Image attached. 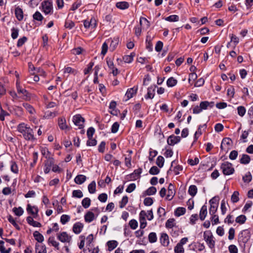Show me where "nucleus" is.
I'll return each mask as SVG.
<instances>
[{
    "label": "nucleus",
    "mask_w": 253,
    "mask_h": 253,
    "mask_svg": "<svg viewBox=\"0 0 253 253\" xmlns=\"http://www.w3.org/2000/svg\"><path fill=\"white\" fill-rule=\"evenodd\" d=\"M204 239L207 243L208 247L212 249L215 247V240L212 232L210 230H207L204 232Z\"/></svg>",
    "instance_id": "nucleus-1"
},
{
    "label": "nucleus",
    "mask_w": 253,
    "mask_h": 253,
    "mask_svg": "<svg viewBox=\"0 0 253 253\" xmlns=\"http://www.w3.org/2000/svg\"><path fill=\"white\" fill-rule=\"evenodd\" d=\"M222 173L225 175H229L234 173L235 171L234 168L232 166V164L228 162L223 163L220 166Z\"/></svg>",
    "instance_id": "nucleus-2"
},
{
    "label": "nucleus",
    "mask_w": 253,
    "mask_h": 253,
    "mask_svg": "<svg viewBox=\"0 0 253 253\" xmlns=\"http://www.w3.org/2000/svg\"><path fill=\"white\" fill-rule=\"evenodd\" d=\"M251 238V232L249 229H245L240 232L238 235V241L244 244L248 242Z\"/></svg>",
    "instance_id": "nucleus-3"
},
{
    "label": "nucleus",
    "mask_w": 253,
    "mask_h": 253,
    "mask_svg": "<svg viewBox=\"0 0 253 253\" xmlns=\"http://www.w3.org/2000/svg\"><path fill=\"white\" fill-rule=\"evenodd\" d=\"M73 122L78 128L82 129L84 127V119L80 114H77L73 117Z\"/></svg>",
    "instance_id": "nucleus-4"
},
{
    "label": "nucleus",
    "mask_w": 253,
    "mask_h": 253,
    "mask_svg": "<svg viewBox=\"0 0 253 253\" xmlns=\"http://www.w3.org/2000/svg\"><path fill=\"white\" fill-rule=\"evenodd\" d=\"M55 161L54 158L52 157H48L46 159V160L44 162V172L46 174L48 173L50 171L51 168L53 166L54 164Z\"/></svg>",
    "instance_id": "nucleus-5"
},
{
    "label": "nucleus",
    "mask_w": 253,
    "mask_h": 253,
    "mask_svg": "<svg viewBox=\"0 0 253 253\" xmlns=\"http://www.w3.org/2000/svg\"><path fill=\"white\" fill-rule=\"evenodd\" d=\"M22 134L24 139L26 140L34 141L36 139L34 137V132L33 130L30 126Z\"/></svg>",
    "instance_id": "nucleus-6"
},
{
    "label": "nucleus",
    "mask_w": 253,
    "mask_h": 253,
    "mask_svg": "<svg viewBox=\"0 0 253 253\" xmlns=\"http://www.w3.org/2000/svg\"><path fill=\"white\" fill-rule=\"evenodd\" d=\"M42 7L43 11L46 14L50 13L52 10V2L49 0L43 1L42 3Z\"/></svg>",
    "instance_id": "nucleus-7"
},
{
    "label": "nucleus",
    "mask_w": 253,
    "mask_h": 253,
    "mask_svg": "<svg viewBox=\"0 0 253 253\" xmlns=\"http://www.w3.org/2000/svg\"><path fill=\"white\" fill-rule=\"evenodd\" d=\"M57 239L63 243L70 242L71 237L69 236L66 232H62L57 234Z\"/></svg>",
    "instance_id": "nucleus-8"
},
{
    "label": "nucleus",
    "mask_w": 253,
    "mask_h": 253,
    "mask_svg": "<svg viewBox=\"0 0 253 253\" xmlns=\"http://www.w3.org/2000/svg\"><path fill=\"white\" fill-rule=\"evenodd\" d=\"M16 89L17 92L20 94L21 93L24 95V99H27L30 98V96L29 95V93L27 90L24 88H23L20 85V83L18 80H16Z\"/></svg>",
    "instance_id": "nucleus-9"
},
{
    "label": "nucleus",
    "mask_w": 253,
    "mask_h": 253,
    "mask_svg": "<svg viewBox=\"0 0 253 253\" xmlns=\"http://www.w3.org/2000/svg\"><path fill=\"white\" fill-rule=\"evenodd\" d=\"M180 141V136H175L174 134L170 135L167 139V143L169 145L173 146Z\"/></svg>",
    "instance_id": "nucleus-10"
},
{
    "label": "nucleus",
    "mask_w": 253,
    "mask_h": 253,
    "mask_svg": "<svg viewBox=\"0 0 253 253\" xmlns=\"http://www.w3.org/2000/svg\"><path fill=\"white\" fill-rule=\"evenodd\" d=\"M142 169L139 168L134 170L130 174L127 175V179L129 180H135L140 177V174L142 173Z\"/></svg>",
    "instance_id": "nucleus-11"
},
{
    "label": "nucleus",
    "mask_w": 253,
    "mask_h": 253,
    "mask_svg": "<svg viewBox=\"0 0 253 253\" xmlns=\"http://www.w3.org/2000/svg\"><path fill=\"white\" fill-rule=\"evenodd\" d=\"M160 243L164 247H168L169 244V237L166 233H162L160 237Z\"/></svg>",
    "instance_id": "nucleus-12"
},
{
    "label": "nucleus",
    "mask_w": 253,
    "mask_h": 253,
    "mask_svg": "<svg viewBox=\"0 0 253 253\" xmlns=\"http://www.w3.org/2000/svg\"><path fill=\"white\" fill-rule=\"evenodd\" d=\"M27 211L29 213L33 215L34 218H37L38 216L39 210L36 206H31L30 204L27 205Z\"/></svg>",
    "instance_id": "nucleus-13"
},
{
    "label": "nucleus",
    "mask_w": 253,
    "mask_h": 253,
    "mask_svg": "<svg viewBox=\"0 0 253 253\" xmlns=\"http://www.w3.org/2000/svg\"><path fill=\"white\" fill-rule=\"evenodd\" d=\"M157 86H151L147 89V93L145 95V98L146 99H152L154 98L155 94V89Z\"/></svg>",
    "instance_id": "nucleus-14"
},
{
    "label": "nucleus",
    "mask_w": 253,
    "mask_h": 253,
    "mask_svg": "<svg viewBox=\"0 0 253 253\" xmlns=\"http://www.w3.org/2000/svg\"><path fill=\"white\" fill-rule=\"evenodd\" d=\"M14 13L15 17L18 21H21L23 20L24 13L21 8L19 6L16 7L14 10Z\"/></svg>",
    "instance_id": "nucleus-15"
},
{
    "label": "nucleus",
    "mask_w": 253,
    "mask_h": 253,
    "mask_svg": "<svg viewBox=\"0 0 253 253\" xmlns=\"http://www.w3.org/2000/svg\"><path fill=\"white\" fill-rule=\"evenodd\" d=\"M84 27L87 29L90 27H92V28H95L96 26V22L94 18H92L90 21L85 20L84 21Z\"/></svg>",
    "instance_id": "nucleus-16"
},
{
    "label": "nucleus",
    "mask_w": 253,
    "mask_h": 253,
    "mask_svg": "<svg viewBox=\"0 0 253 253\" xmlns=\"http://www.w3.org/2000/svg\"><path fill=\"white\" fill-rule=\"evenodd\" d=\"M202 110H206L208 109V107L210 108H212L214 105V102L211 101L209 102L208 101H202L200 103Z\"/></svg>",
    "instance_id": "nucleus-17"
},
{
    "label": "nucleus",
    "mask_w": 253,
    "mask_h": 253,
    "mask_svg": "<svg viewBox=\"0 0 253 253\" xmlns=\"http://www.w3.org/2000/svg\"><path fill=\"white\" fill-rule=\"evenodd\" d=\"M84 227V224L81 222H76L73 227V231L76 234L80 233Z\"/></svg>",
    "instance_id": "nucleus-18"
},
{
    "label": "nucleus",
    "mask_w": 253,
    "mask_h": 253,
    "mask_svg": "<svg viewBox=\"0 0 253 253\" xmlns=\"http://www.w3.org/2000/svg\"><path fill=\"white\" fill-rule=\"evenodd\" d=\"M116 6L121 10H125L129 7V4L127 1H120L116 3Z\"/></svg>",
    "instance_id": "nucleus-19"
},
{
    "label": "nucleus",
    "mask_w": 253,
    "mask_h": 253,
    "mask_svg": "<svg viewBox=\"0 0 253 253\" xmlns=\"http://www.w3.org/2000/svg\"><path fill=\"white\" fill-rule=\"evenodd\" d=\"M207 214V207L206 205H203L200 210V218L201 220H204Z\"/></svg>",
    "instance_id": "nucleus-20"
},
{
    "label": "nucleus",
    "mask_w": 253,
    "mask_h": 253,
    "mask_svg": "<svg viewBox=\"0 0 253 253\" xmlns=\"http://www.w3.org/2000/svg\"><path fill=\"white\" fill-rule=\"evenodd\" d=\"M94 219V214L90 211H87L84 215V220L85 222L90 223Z\"/></svg>",
    "instance_id": "nucleus-21"
},
{
    "label": "nucleus",
    "mask_w": 253,
    "mask_h": 253,
    "mask_svg": "<svg viewBox=\"0 0 253 253\" xmlns=\"http://www.w3.org/2000/svg\"><path fill=\"white\" fill-rule=\"evenodd\" d=\"M118 245V243L117 241L115 240H111L109 241L107 243V245L108 246V250L109 251H112L114 249H115Z\"/></svg>",
    "instance_id": "nucleus-22"
},
{
    "label": "nucleus",
    "mask_w": 253,
    "mask_h": 253,
    "mask_svg": "<svg viewBox=\"0 0 253 253\" xmlns=\"http://www.w3.org/2000/svg\"><path fill=\"white\" fill-rule=\"evenodd\" d=\"M58 126L62 130H65L68 128L66 124V119L64 118H60L58 119Z\"/></svg>",
    "instance_id": "nucleus-23"
},
{
    "label": "nucleus",
    "mask_w": 253,
    "mask_h": 253,
    "mask_svg": "<svg viewBox=\"0 0 253 253\" xmlns=\"http://www.w3.org/2000/svg\"><path fill=\"white\" fill-rule=\"evenodd\" d=\"M152 38L150 36H146V48L148 51L150 52L153 50V44L152 43Z\"/></svg>",
    "instance_id": "nucleus-24"
},
{
    "label": "nucleus",
    "mask_w": 253,
    "mask_h": 253,
    "mask_svg": "<svg viewBox=\"0 0 253 253\" xmlns=\"http://www.w3.org/2000/svg\"><path fill=\"white\" fill-rule=\"evenodd\" d=\"M86 179V177L85 175L83 174H79L76 176L75 178L74 181L77 184H83Z\"/></svg>",
    "instance_id": "nucleus-25"
},
{
    "label": "nucleus",
    "mask_w": 253,
    "mask_h": 253,
    "mask_svg": "<svg viewBox=\"0 0 253 253\" xmlns=\"http://www.w3.org/2000/svg\"><path fill=\"white\" fill-rule=\"evenodd\" d=\"M35 250L36 253H46V248L44 245L40 246L37 243L36 244Z\"/></svg>",
    "instance_id": "nucleus-26"
},
{
    "label": "nucleus",
    "mask_w": 253,
    "mask_h": 253,
    "mask_svg": "<svg viewBox=\"0 0 253 253\" xmlns=\"http://www.w3.org/2000/svg\"><path fill=\"white\" fill-rule=\"evenodd\" d=\"M135 54L134 52H131L130 55H125L123 57V59L125 63H130L133 60Z\"/></svg>",
    "instance_id": "nucleus-27"
},
{
    "label": "nucleus",
    "mask_w": 253,
    "mask_h": 253,
    "mask_svg": "<svg viewBox=\"0 0 253 253\" xmlns=\"http://www.w3.org/2000/svg\"><path fill=\"white\" fill-rule=\"evenodd\" d=\"M35 239L39 243H42L44 240V237L39 232L36 231L33 233Z\"/></svg>",
    "instance_id": "nucleus-28"
},
{
    "label": "nucleus",
    "mask_w": 253,
    "mask_h": 253,
    "mask_svg": "<svg viewBox=\"0 0 253 253\" xmlns=\"http://www.w3.org/2000/svg\"><path fill=\"white\" fill-rule=\"evenodd\" d=\"M251 158L247 154H243L240 160V162L242 164L247 165L250 162Z\"/></svg>",
    "instance_id": "nucleus-29"
},
{
    "label": "nucleus",
    "mask_w": 253,
    "mask_h": 253,
    "mask_svg": "<svg viewBox=\"0 0 253 253\" xmlns=\"http://www.w3.org/2000/svg\"><path fill=\"white\" fill-rule=\"evenodd\" d=\"M136 91L137 89H134V88L128 89L126 93V96L127 99L128 100L132 98L133 95L136 93Z\"/></svg>",
    "instance_id": "nucleus-30"
},
{
    "label": "nucleus",
    "mask_w": 253,
    "mask_h": 253,
    "mask_svg": "<svg viewBox=\"0 0 253 253\" xmlns=\"http://www.w3.org/2000/svg\"><path fill=\"white\" fill-rule=\"evenodd\" d=\"M7 219L8 221L12 224V225L18 230H20L21 229L19 225L16 223L15 220L13 218V217L11 215H9L7 216Z\"/></svg>",
    "instance_id": "nucleus-31"
},
{
    "label": "nucleus",
    "mask_w": 253,
    "mask_h": 253,
    "mask_svg": "<svg viewBox=\"0 0 253 253\" xmlns=\"http://www.w3.org/2000/svg\"><path fill=\"white\" fill-rule=\"evenodd\" d=\"M29 127V126L25 124L24 123H22L18 125L17 130L20 133H22Z\"/></svg>",
    "instance_id": "nucleus-32"
},
{
    "label": "nucleus",
    "mask_w": 253,
    "mask_h": 253,
    "mask_svg": "<svg viewBox=\"0 0 253 253\" xmlns=\"http://www.w3.org/2000/svg\"><path fill=\"white\" fill-rule=\"evenodd\" d=\"M186 212V209L183 207H178L177 208L175 211L174 214L176 216H180L184 214Z\"/></svg>",
    "instance_id": "nucleus-33"
},
{
    "label": "nucleus",
    "mask_w": 253,
    "mask_h": 253,
    "mask_svg": "<svg viewBox=\"0 0 253 253\" xmlns=\"http://www.w3.org/2000/svg\"><path fill=\"white\" fill-rule=\"evenodd\" d=\"M93 240V235L92 234H89L86 238V246L87 247V249L88 252L91 251V249H90L91 246H92L91 244Z\"/></svg>",
    "instance_id": "nucleus-34"
},
{
    "label": "nucleus",
    "mask_w": 253,
    "mask_h": 253,
    "mask_svg": "<svg viewBox=\"0 0 253 253\" xmlns=\"http://www.w3.org/2000/svg\"><path fill=\"white\" fill-rule=\"evenodd\" d=\"M188 193L192 197L196 195L197 193V188L196 185H190L188 189Z\"/></svg>",
    "instance_id": "nucleus-35"
},
{
    "label": "nucleus",
    "mask_w": 253,
    "mask_h": 253,
    "mask_svg": "<svg viewBox=\"0 0 253 253\" xmlns=\"http://www.w3.org/2000/svg\"><path fill=\"white\" fill-rule=\"evenodd\" d=\"M148 240L151 243H154L157 242V237L155 232H151L148 235Z\"/></svg>",
    "instance_id": "nucleus-36"
},
{
    "label": "nucleus",
    "mask_w": 253,
    "mask_h": 253,
    "mask_svg": "<svg viewBox=\"0 0 253 253\" xmlns=\"http://www.w3.org/2000/svg\"><path fill=\"white\" fill-rule=\"evenodd\" d=\"M177 83V81L173 77H170L167 80V84L169 87H173L175 86Z\"/></svg>",
    "instance_id": "nucleus-37"
},
{
    "label": "nucleus",
    "mask_w": 253,
    "mask_h": 253,
    "mask_svg": "<svg viewBox=\"0 0 253 253\" xmlns=\"http://www.w3.org/2000/svg\"><path fill=\"white\" fill-rule=\"evenodd\" d=\"M23 106L31 114H33L35 112L34 108L31 105L27 103H23Z\"/></svg>",
    "instance_id": "nucleus-38"
},
{
    "label": "nucleus",
    "mask_w": 253,
    "mask_h": 253,
    "mask_svg": "<svg viewBox=\"0 0 253 253\" xmlns=\"http://www.w3.org/2000/svg\"><path fill=\"white\" fill-rule=\"evenodd\" d=\"M247 220L246 216L245 215H240L236 218L235 221L240 224H244Z\"/></svg>",
    "instance_id": "nucleus-39"
},
{
    "label": "nucleus",
    "mask_w": 253,
    "mask_h": 253,
    "mask_svg": "<svg viewBox=\"0 0 253 253\" xmlns=\"http://www.w3.org/2000/svg\"><path fill=\"white\" fill-rule=\"evenodd\" d=\"M88 190L90 194H93L96 191V183L94 181H92L88 186Z\"/></svg>",
    "instance_id": "nucleus-40"
},
{
    "label": "nucleus",
    "mask_w": 253,
    "mask_h": 253,
    "mask_svg": "<svg viewBox=\"0 0 253 253\" xmlns=\"http://www.w3.org/2000/svg\"><path fill=\"white\" fill-rule=\"evenodd\" d=\"M64 73H68L76 75L78 73V71L70 67H67L64 69Z\"/></svg>",
    "instance_id": "nucleus-41"
},
{
    "label": "nucleus",
    "mask_w": 253,
    "mask_h": 253,
    "mask_svg": "<svg viewBox=\"0 0 253 253\" xmlns=\"http://www.w3.org/2000/svg\"><path fill=\"white\" fill-rule=\"evenodd\" d=\"M48 244H51L52 245V246H53L54 247L56 248L57 250H59L58 247H59V244L58 242H56L54 240V237H50L48 238Z\"/></svg>",
    "instance_id": "nucleus-42"
},
{
    "label": "nucleus",
    "mask_w": 253,
    "mask_h": 253,
    "mask_svg": "<svg viewBox=\"0 0 253 253\" xmlns=\"http://www.w3.org/2000/svg\"><path fill=\"white\" fill-rule=\"evenodd\" d=\"M91 204V200L89 198H85L82 201V204L83 207L85 208H88Z\"/></svg>",
    "instance_id": "nucleus-43"
},
{
    "label": "nucleus",
    "mask_w": 253,
    "mask_h": 253,
    "mask_svg": "<svg viewBox=\"0 0 253 253\" xmlns=\"http://www.w3.org/2000/svg\"><path fill=\"white\" fill-rule=\"evenodd\" d=\"M12 211L16 215H17L18 216L22 215L24 212V211L21 207H19L18 208L14 207L12 209Z\"/></svg>",
    "instance_id": "nucleus-44"
},
{
    "label": "nucleus",
    "mask_w": 253,
    "mask_h": 253,
    "mask_svg": "<svg viewBox=\"0 0 253 253\" xmlns=\"http://www.w3.org/2000/svg\"><path fill=\"white\" fill-rule=\"evenodd\" d=\"M157 192V189L154 186H152L148 188L145 191V193L147 195H153Z\"/></svg>",
    "instance_id": "nucleus-45"
},
{
    "label": "nucleus",
    "mask_w": 253,
    "mask_h": 253,
    "mask_svg": "<svg viewBox=\"0 0 253 253\" xmlns=\"http://www.w3.org/2000/svg\"><path fill=\"white\" fill-rule=\"evenodd\" d=\"M166 20L169 22H177L179 20V16L177 15H171L165 18Z\"/></svg>",
    "instance_id": "nucleus-46"
},
{
    "label": "nucleus",
    "mask_w": 253,
    "mask_h": 253,
    "mask_svg": "<svg viewBox=\"0 0 253 253\" xmlns=\"http://www.w3.org/2000/svg\"><path fill=\"white\" fill-rule=\"evenodd\" d=\"M238 114L241 117H243L246 112V109L244 106H240L237 107Z\"/></svg>",
    "instance_id": "nucleus-47"
},
{
    "label": "nucleus",
    "mask_w": 253,
    "mask_h": 253,
    "mask_svg": "<svg viewBox=\"0 0 253 253\" xmlns=\"http://www.w3.org/2000/svg\"><path fill=\"white\" fill-rule=\"evenodd\" d=\"M164 162L165 160L164 157L162 156H159L157 159L156 164L159 168H161L164 166Z\"/></svg>",
    "instance_id": "nucleus-48"
},
{
    "label": "nucleus",
    "mask_w": 253,
    "mask_h": 253,
    "mask_svg": "<svg viewBox=\"0 0 253 253\" xmlns=\"http://www.w3.org/2000/svg\"><path fill=\"white\" fill-rule=\"evenodd\" d=\"M10 169L14 173H18V166L15 162L12 161L11 162Z\"/></svg>",
    "instance_id": "nucleus-49"
},
{
    "label": "nucleus",
    "mask_w": 253,
    "mask_h": 253,
    "mask_svg": "<svg viewBox=\"0 0 253 253\" xmlns=\"http://www.w3.org/2000/svg\"><path fill=\"white\" fill-rule=\"evenodd\" d=\"M33 19L35 20L42 21L43 17L42 14L38 11H36L33 15Z\"/></svg>",
    "instance_id": "nucleus-50"
},
{
    "label": "nucleus",
    "mask_w": 253,
    "mask_h": 253,
    "mask_svg": "<svg viewBox=\"0 0 253 253\" xmlns=\"http://www.w3.org/2000/svg\"><path fill=\"white\" fill-rule=\"evenodd\" d=\"M239 193L238 191H234L231 196V200L233 203H237L239 200Z\"/></svg>",
    "instance_id": "nucleus-51"
},
{
    "label": "nucleus",
    "mask_w": 253,
    "mask_h": 253,
    "mask_svg": "<svg viewBox=\"0 0 253 253\" xmlns=\"http://www.w3.org/2000/svg\"><path fill=\"white\" fill-rule=\"evenodd\" d=\"M72 196L75 198H81L83 197V194L80 190H75L72 192Z\"/></svg>",
    "instance_id": "nucleus-52"
},
{
    "label": "nucleus",
    "mask_w": 253,
    "mask_h": 253,
    "mask_svg": "<svg viewBox=\"0 0 253 253\" xmlns=\"http://www.w3.org/2000/svg\"><path fill=\"white\" fill-rule=\"evenodd\" d=\"M70 220V216L67 214H63L60 217L61 223L64 225Z\"/></svg>",
    "instance_id": "nucleus-53"
},
{
    "label": "nucleus",
    "mask_w": 253,
    "mask_h": 253,
    "mask_svg": "<svg viewBox=\"0 0 253 253\" xmlns=\"http://www.w3.org/2000/svg\"><path fill=\"white\" fill-rule=\"evenodd\" d=\"M248 115L250 118L249 124L251 125H253V105L252 106L248 111Z\"/></svg>",
    "instance_id": "nucleus-54"
},
{
    "label": "nucleus",
    "mask_w": 253,
    "mask_h": 253,
    "mask_svg": "<svg viewBox=\"0 0 253 253\" xmlns=\"http://www.w3.org/2000/svg\"><path fill=\"white\" fill-rule=\"evenodd\" d=\"M128 197L127 196H124L121 201L120 202V208L122 209L123 208H124L126 205L127 204V203H128Z\"/></svg>",
    "instance_id": "nucleus-55"
},
{
    "label": "nucleus",
    "mask_w": 253,
    "mask_h": 253,
    "mask_svg": "<svg viewBox=\"0 0 253 253\" xmlns=\"http://www.w3.org/2000/svg\"><path fill=\"white\" fill-rule=\"evenodd\" d=\"M174 218L169 219L166 223V227L167 228H172L174 225Z\"/></svg>",
    "instance_id": "nucleus-56"
},
{
    "label": "nucleus",
    "mask_w": 253,
    "mask_h": 253,
    "mask_svg": "<svg viewBox=\"0 0 253 253\" xmlns=\"http://www.w3.org/2000/svg\"><path fill=\"white\" fill-rule=\"evenodd\" d=\"M19 29L18 28H16L14 27H13L11 29V38L13 39H16L17 38L19 34Z\"/></svg>",
    "instance_id": "nucleus-57"
},
{
    "label": "nucleus",
    "mask_w": 253,
    "mask_h": 253,
    "mask_svg": "<svg viewBox=\"0 0 253 253\" xmlns=\"http://www.w3.org/2000/svg\"><path fill=\"white\" fill-rule=\"evenodd\" d=\"M174 251L175 253H184V249L182 246L178 243L174 247Z\"/></svg>",
    "instance_id": "nucleus-58"
},
{
    "label": "nucleus",
    "mask_w": 253,
    "mask_h": 253,
    "mask_svg": "<svg viewBox=\"0 0 253 253\" xmlns=\"http://www.w3.org/2000/svg\"><path fill=\"white\" fill-rule=\"evenodd\" d=\"M28 39L27 37L24 36L21 38H20L17 42V46L18 47H21L27 41Z\"/></svg>",
    "instance_id": "nucleus-59"
},
{
    "label": "nucleus",
    "mask_w": 253,
    "mask_h": 253,
    "mask_svg": "<svg viewBox=\"0 0 253 253\" xmlns=\"http://www.w3.org/2000/svg\"><path fill=\"white\" fill-rule=\"evenodd\" d=\"M158 154V152L156 150H153L150 149V151L149 152V160L150 162H152L153 161V159Z\"/></svg>",
    "instance_id": "nucleus-60"
},
{
    "label": "nucleus",
    "mask_w": 253,
    "mask_h": 253,
    "mask_svg": "<svg viewBox=\"0 0 253 253\" xmlns=\"http://www.w3.org/2000/svg\"><path fill=\"white\" fill-rule=\"evenodd\" d=\"M4 242L0 240V251L1 253H9L11 249L9 248L8 250H5L3 246Z\"/></svg>",
    "instance_id": "nucleus-61"
},
{
    "label": "nucleus",
    "mask_w": 253,
    "mask_h": 253,
    "mask_svg": "<svg viewBox=\"0 0 253 253\" xmlns=\"http://www.w3.org/2000/svg\"><path fill=\"white\" fill-rule=\"evenodd\" d=\"M218 205H210L209 212L211 215H213L216 212Z\"/></svg>",
    "instance_id": "nucleus-62"
},
{
    "label": "nucleus",
    "mask_w": 253,
    "mask_h": 253,
    "mask_svg": "<svg viewBox=\"0 0 253 253\" xmlns=\"http://www.w3.org/2000/svg\"><path fill=\"white\" fill-rule=\"evenodd\" d=\"M149 172L152 175H156L160 172V169L156 166H153L150 169Z\"/></svg>",
    "instance_id": "nucleus-63"
},
{
    "label": "nucleus",
    "mask_w": 253,
    "mask_h": 253,
    "mask_svg": "<svg viewBox=\"0 0 253 253\" xmlns=\"http://www.w3.org/2000/svg\"><path fill=\"white\" fill-rule=\"evenodd\" d=\"M129 225L132 229H135L138 226V222L135 219H131L129 222Z\"/></svg>",
    "instance_id": "nucleus-64"
}]
</instances>
